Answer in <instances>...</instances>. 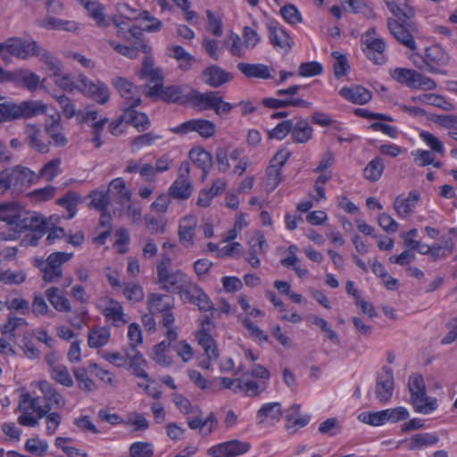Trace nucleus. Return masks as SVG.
<instances>
[{
  "label": "nucleus",
  "mask_w": 457,
  "mask_h": 457,
  "mask_svg": "<svg viewBox=\"0 0 457 457\" xmlns=\"http://www.w3.org/2000/svg\"><path fill=\"white\" fill-rule=\"evenodd\" d=\"M18 411L21 414L18 417V423L24 427L36 428L39 419L46 418V434L52 436L61 424V415L48 409L41 408L40 396L32 395L29 391H22L19 399Z\"/></svg>",
  "instance_id": "f257e3e1"
},
{
  "label": "nucleus",
  "mask_w": 457,
  "mask_h": 457,
  "mask_svg": "<svg viewBox=\"0 0 457 457\" xmlns=\"http://www.w3.org/2000/svg\"><path fill=\"white\" fill-rule=\"evenodd\" d=\"M0 221L5 222L16 234L41 229L45 224L40 213L27 212L13 202L0 204Z\"/></svg>",
  "instance_id": "f03ea898"
},
{
  "label": "nucleus",
  "mask_w": 457,
  "mask_h": 457,
  "mask_svg": "<svg viewBox=\"0 0 457 457\" xmlns=\"http://www.w3.org/2000/svg\"><path fill=\"white\" fill-rule=\"evenodd\" d=\"M147 307L152 314L162 313L160 326L163 330L165 337L174 342L179 337V332L175 326V318L171 312L173 303L166 295L153 293L147 299Z\"/></svg>",
  "instance_id": "7ed1b4c3"
},
{
  "label": "nucleus",
  "mask_w": 457,
  "mask_h": 457,
  "mask_svg": "<svg viewBox=\"0 0 457 457\" xmlns=\"http://www.w3.org/2000/svg\"><path fill=\"white\" fill-rule=\"evenodd\" d=\"M46 105L39 100L23 101L16 104L12 101L0 99V122L10 121L18 119H29L44 113Z\"/></svg>",
  "instance_id": "20e7f679"
},
{
  "label": "nucleus",
  "mask_w": 457,
  "mask_h": 457,
  "mask_svg": "<svg viewBox=\"0 0 457 457\" xmlns=\"http://www.w3.org/2000/svg\"><path fill=\"white\" fill-rule=\"evenodd\" d=\"M191 104L199 111L213 110L218 116H227L233 109L230 103L225 102L219 92L201 93L192 91L188 96Z\"/></svg>",
  "instance_id": "39448f33"
},
{
  "label": "nucleus",
  "mask_w": 457,
  "mask_h": 457,
  "mask_svg": "<svg viewBox=\"0 0 457 457\" xmlns=\"http://www.w3.org/2000/svg\"><path fill=\"white\" fill-rule=\"evenodd\" d=\"M42 46L33 39L12 37L0 44V56L7 59L10 55L26 60L37 56Z\"/></svg>",
  "instance_id": "423d86ee"
},
{
  "label": "nucleus",
  "mask_w": 457,
  "mask_h": 457,
  "mask_svg": "<svg viewBox=\"0 0 457 457\" xmlns=\"http://www.w3.org/2000/svg\"><path fill=\"white\" fill-rule=\"evenodd\" d=\"M363 53L366 57L377 65L386 62V44L374 28L367 29L361 37Z\"/></svg>",
  "instance_id": "0eeeda50"
},
{
  "label": "nucleus",
  "mask_w": 457,
  "mask_h": 457,
  "mask_svg": "<svg viewBox=\"0 0 457 457\" xmlns=\"http://www.w3.org/2000/svg\"><path fill=\"white\" fill-rule=\"evenodd\" d=\"M96 309L112 326L120 328L129 322V317L125 312L120 302L108 295L101 296L96 303Z\"/></svg>",
  "instance_id": "6e6552de"
},
{
  "label": "nucleus",
  "mask_w": 457,
  "mask_h": 457,
  "mask_svg": "<svg viewBox=\"0 0 457 457\" xmlns=\"http://www.w3.org/2000/svg\"><path fill=\"white\" fill-rule=\"evenodd\" d=\"M72 253L55 252L46 260H36V266L43 272V280L46 283H55L62 276V265L72 258Z\"/></svg>",
  "instance_id": "1a4fd4ad"
},
{
  "label": "nucleus",
  "mask_w": 457,
  "mask_h": 457,
  "mask_svg": "<svg viewBox=\"0 0 457 457\" xmlns=\"http://www.w3.org/2000/svg\"><path fill=\"white\" fill-rule=\"evenodd\" d=\"M77 90L99 104H107L111 96L110 88L104 82L93 80L82 73L78 75Z\"/></svg>",
  "instance_id": "9d476101"
},
{
  "label": "nucleus",
  "mask_w": 457,
  "mask_h": 457,
  "mask_svg": "<svg viewBox=\"0 0 457 457\" xmlns=\"http://www.w3.org/2000/svg\"><path fill=\"white\" fill-rule=\"evenodd\" d=\"M32 395H37L36 389L42 395L45 405L41 404V408L48 409L51 411L54 409H63L66 405L65 397L55 388V386L46 379L35 380L30 383Z\"/></svg>",
  "instance_id": "9b49d317"
},
{
  "label": "nucleus",
  "mask_w": 457,
  "mask_h": 457,
  "mask_svg": "<svg viewBox=\"0 0 457 457\" xmlns=\"http://www.w3.org/2000/svg\"><path fill=\"white\" fill-rule=\"evenodd\" d=\"M78 121L79 123H87L91 129V143L96 148H100L104 145L102 133L109 120L107 117H102L99 112L93 107H87L81 110L78 114Z\"/></svg>",
  "instance_id": "f8f14e48"
},
{
  "label": "nucleus",
  "mask_w": 457,
  "mask_h": 457,
  "mask_svg": "<svg viewBox=\"0 0 457 457\" xmlns=\"http://www.w3.org/2000/svg\"><path fill=\"white\" fill-rule=\"evenodd\" d=\"M41 218L45 220V224L41 229H29L32 232H35L37 235L32 236L26 243L27 239H23V242L28 245H36L39 238H41L46 232L48 235L46 238V242L47 245H53L57 240H61L67 237L65 230L61 227H56L55 224L59 221V217L55 215H52L49 218H46L41 214Z\"/></svg>",
  "instance_id": "ddd939ff"
},
{
  "label": "nucleus",
  "mask_w": 457,
  "mask_h": 457,
  "mask_svg": "<svg viewBox=\"0 0 457 457\" xmlns=\"http://www.w3.org/2000/svg\"><path fill=\"white\" fill-rule=\"evenodd\" d=\"M171 131L180 136L196 132L201 137L208 139L215 136L217 127L213 121L209 120L192 119L172 128Z\"/></svg>",
  "instance_id": "4468645a"
},
{
  "label": "nucleus",
  "mask_w": 457,
  "mask_h": 457,
  "mask_svg": "<svg viewBox=\"0 0 457 457\" xmlns=\"http://www.w3.org/2000/svg\"><path fill=\"white\" fill-rule=\"evenodd\" d=\"M192 193L193 184L190 180V165L184 162L179 166L177 179L169 188V195L175 199L187 200Z\"/></svg>",
  "instance_id": "2eb2a0df"
},
{
  "label": "nucleus",
  "mask_w": 457,
  "mask_h": 457,
  "mask_svg": "<svg viewBox=\"0 0 457 457\" xmlns=\"http://www.w3.org/2000/svg\"><path fill=\"white\" fill-rule=\"evenodd\" d=\"M198 219L195 214L189 213L179 220L178 237L185 249H191L195 245V235Z\"/></svg>",
  "instance_id": "dca6fc26"
},
{
  "label": "nucleus",
  "mask_w": 457,
  "mask_h": 457,
  "mask_svg": "<svg viewBox=\"0 0 457 457\" xmlns=\"http://www.w3.org/2000/svg\"><path fill=\"white\" fill-rule=\"evenodd\" d=\"M112 85L123 98L126 108H135L141 103L140 88L123 77L112 80Z\"/></svg>",
  "instance_id": "f3484780"
},
{
  "label": "nucleus",
  "mask_w": 457,
  "mask_h": 457,
  "mask_svg": "<svg viewBox=\"0 0 457 457\" xmlns=\"http://www.w3.org/2000/svg\"><path fill=\"white\" fill-rule=\"evenodd\" d=\"M250 448L247 442L230 440L210 447L207 453L212 457H237L245 453Z\"/></svg>",
  "instance_id": "a211bd4d"
},
{
  "label": "nucleus",
  "mask_w": 457,
  "mask_h": 457,
  "mask_svg": "<svg viewBox=\"0 0 457 457\" xmlns=\"http://www.w3.org/2000/svg\"><path fill=\"white\" fill-rule=\"evenodd\" d=\"M450 61L449 54L443 47L438 45H433L428 47L425 51L424 65L417 64L419 69H426L430 72H436L437 70L435 66H445Z\"/></svg>",
  "instance_id": "6ab92c4d"
},
{
  "label": "nucleus",
  "mask_w": 457,
  "mask_h": 457,
  "mask_svg": "<svg viewBox=\"0 0 457 457\" xmlns=\"http://www.w3.org/2000/svg\"><path fill=\"white\" fill-rule=\"evenodd\" d=\"M283 414L280 403H266L256 412L257 423L261 426H274L281 420Z\"/></svg>",
  "instance_id": "aec40b11"
},
{
  "label": "nucleus",
  "mask_w": 457,
  "mask_h": 457,
  "mask_svg": "<svg viewBox=\"0 0 457 457\" xmlns=\"http://www.w3.org/2000/svg\"><path fill=\"white\" fill-rule=\"evenodd\" d=\"M395 379L392 370L389 368H383L378 374L376 385V397L380 403H387L394 392Z\"/></svg>",
  "instance_id": "412c9836"
},
{
  "label": "nucleus",
  "mask_w": 457,
  "mask_h": 457,
  "mask_svg": "<svg viewBox=\"0 0 457 457\" xmlns=\"http://www.w3.org/2000/svg\"><path fill=\"white\" fill-rule=\"evenodd\" d=\"M269 38L270 44L278 50L287 54L292 48V38L287 30L277 22L268 25Z\"/></svg>",
  "instance_id": "4be33fe9"
},
{
  "label": "nucleus",
  "mask_w": 457,
  "mask_h": 457,
  "mask_svg": "<svg viewBox=\"0 0 457 457\" xmlns=\"http://www.w3.org/2000/svg\"><path fill=\"white\" fill-rule=\"evenodd\" d=\"M146 95L150 97H158L165 102L179 103L182 101L183 95L180 87H164L163 82L159 85L148 86Z\"/></svg>",
  "instance_id": "5701e85b"
},
{
  "label": "nucleus",
  "mask_w": 457,
  "mask_h": 457,
  "mask_svg": "<svg viewBox=\"0 0 457 457\" xmlns=\"http://www.w3.org/2000/svg\"><path fill=\"white\" fill-rule=\"evenodd\" d=\"M411 30L407 29L403 24L399 23L396 20L389 18L387 20V28L389 32L395 37L397 41L403 44L407 48L414 51L417 49L416 43L411 35V31L414 30L411 25H409Z\"/></svg>",
  "instance_id": "b1692460"
},
{
  "label": "nucleus",
  "mask_w": 457,
  "mask_h": 457,
  "mask_svg": "<svg viewBox=\"0 0 457 457\" xmlns=\"http://www.w3.org/2000/svg\"><path fill=\"white\" fill-rule=\"evenodd\" d=\"M25 141L32 150L41 154L49 151V146L44 141V135L39 125L27 124L25 126Z\"/></svg>",
  "instance_id": "393cba45"
},
{
  "label": "nucleus",
  "mask_w": 457,
  "mask_h": 457,
  "mask_svg": "<svg viewBox=\"0 0 457 457\" xmlns=\"http://www.w3.org/2000/svg\"><path fill=\"white\" fill-rule=\"evenodd\" d=\"M171 343L166 338V340L154 345L149 353V358L161 367H170L174 362L170 353V348L172 347Z\"/></svg>",
  "instance_id": "a878e982"
},
{
  "label": "nucleus",
  "mask_w": 457,
  "mask_h": 457,
  "mask_svg": "<svg viewBox=\"0 0 457 457\" xmlns=\"http://www.w3.org/2000/svg\"><path fill=\"white\" fill-rule=\"evenodd\" d=\"M309 421L310 417L301 413V405L294 403L287 410L285 428L289 433L293 434L299 428L305 427Z\"/></svg>",
  "instance_id": "bb28decb"
},
{
  "label": "nucleus",
  "mask_w": 457,
  "mask_h": 457,
  "mask_svg": "<svg viewBox=\"0 0 457 457\" xmlns=\"http://www.w3.org/2000/svg\"><path fill=\"white\" fill-rule=\"evenodd\" d=\"M138 76L140 79H145L149 84L153 85H161L164 79L162 70L154 65V59L149 55L144 58Z\"/></svg>",
  "instance_id": "cd10ccee"
},
{
  "label": "nucleus",
  "mask_w": 457,
  "mask_h": 457,
  "mask_svg": "<svg viewBox=\"0 0 457 457\" xmlns=\"http://www.w3.org/2000/svg\"><path fill=\"white\" fill-rule=\"evenodd\" d=\"M37 25L46 29L62 30L71 33H76L80 29V24L76 21L63 20L53 16L39 20Z\"/></svg>",
  "instance_id": "c85d7f7f"
},
{
  "label": "nucleus",
  "mask_w": 457,
  "mask_h": 457,
  "mask_svg": "<svg viewBox=\"0 0 457 457\" xmlns=\"http://www.w3.org/2000/svg\"><path fill=\"white\" fill-rule=\"evenodd\" d=\"M202 79L204 83L212 87H219L221 85L230 81L232 75L223 69L212 65L207 67L202 74Z\"/></svg>",
  "instance_id": "c756f323"
},
{
  "label": "nucleus",
  "mask_w": 457,
  "mask_h": 457,
  "mask_svg": "<svg viewBox=\"0 0 457 457\" xmlns=\"http://www.w3.org/2000/svg\"><path fill=\"white\" fill-rule=\"evenodd\" d=\"M86 9L87 15L92 18L98 28H106L109 21L104 13V6L95 0H78Z\"/></svg>",
  "instance_id": "7c9ffc66"
},
{
  "label": "nucleus",
  "mask_w": 457,
  "mask_h": 457,
  "mask_svg": "<svg viewBox=\"0 0 457 457\" xmlns=\"http://www.w3.org/2000/svg\"><path fill=\"white\" fill-rule=\"evenodd\" d=\"M14 191H20L24 187L31 185L35 180V173L27 167L17 165L9 169Z\"/></svg>",
  "instance_id": "2f4dec72"
},
{
  "label": "nucleus",
  "mask_w": 457,
  "mask_h": 457,
  "mask_svg": "<svg viewBox=\"0 0 457 457\" xmlns=\"http://www.w3.org/2000/svg\"><path fill=\"white\" fill-rule=\"evenodd\" d=\"M166 290L178 292L183 284L188 280V277L180 270H170L157 277Z\"/></svg>",
  "instance_id": "473e14b6"
},
{
  "label": "nucleus",
  "mask_w": 457,
  "mask_h": 457,
  "mask_svg": "<svg viewBox=\"0 0 457 457\" xmlns=\"http://www.w3.org/2000/svg\"><path fill=\"white\" fill-rule=\"evenodd\" d=\"M218 420L213 412H211L205 419L203 411L197 418H194L188 422V428L195 430L199 429L202 436L211 435L218 427Z\"/></svg>",
  "instance_id": "72a5a7b5"
},
{
  "label": "nucleus",
  "mask_w": 457,
  "mask_h": 457,
  "mask_svg": "<svg viewBox=\"0 0 457 457\" xmlns=\"http://www.w3.org/2000/svg\"><path fill=\"white\" fill-rule=\"evenodd\" d=\"M11 80H15L29 90L34 91L43 86L46 79H41L37 73L28 70H17L11 74Z\"/></svg>",
  "instance_id": "f704fd0d"
},
{
  "label": "nucleus",
  "mask_w": 457,
  "mask_h": 457,
  "mask_svg": "<svg viewBox=\"0 0 457 457\" xmlns=\"http://www.w3.org/2000/svg\"><path fill=\"white\" fill-rule=\"evenodd\" d=\"M339 94L347 101L356 104H364L371 100L372 94L361 86L345 87Z\"/></svg>",
  "instance_id": "c9c22d12"
},
{
  "label": "nucleus",
  "mask_w": 457,
  "mask_h": 457,
  "mask_svg": "<svg viewBox=\"0 0 457 457\" xmlns=\"http://www.w3.org/2000/svg\"><path fill=\"white\" fill-rule=\"evenodd\" d=\"M439 437L436 433H419L404 440L406 448L410 451H419L437 444Z\"/></svg>",
  "instance_id": "e433bc0d"
},
{
  "label": "nucleus",
  "mask_w": 457,
  "mask_h": 457,
  "mask_svg": "<svg viewBox=\"0 0 457 457\" xmlns=\"http://www.w3.org/2000/svg\"><path fill=\"white\" fill-rule=\"evenodd\" d=\"M420 195L416 192H411L407 196H398L394 202V209L400 217L410 216L418 204Z\"/></svg>",
  "instance_id": "4c0bfd02"
},
{
  "label": "nucleus",
  "mask_w": 457,
  "mask_h": 457,
  "mask_svg": "<svg viewBox=\"0 0 457 457\" xmlns=\"http://www.w3.org/2000/svg\"><path fill=\"white\" fill-rule=\"evenodd\" d=\"M237 388L239 392L249 397H256L265 391L266 386L260 383L248 374H243L239 378Z\"/></svg>",
  "instance_id": "58836bf2"
},
{
  "label": "nucleus",
  "mask_w": 457,
  "mask_h": 457,
  "mask_svg": "<svg viewBox=\"0 0 457 457\" xmlns=\"http://www.w3.org/2000/svg\"><path fill=\"white\" fill-rule=\"evenodd\" d=\"M46 296L54 309L59 312H69L71 311L70 300L56 287H51L46 290Z\"/></svg>",
  "instance_id": "ea45409f"
},
{
  "label": "nucleus",
  "mask_w": 457,
  "mask_h": 457,
  "mask_svg": "<svg viewBox=\"0 0 457 457\" xmlns=\"http://www.w3.org/2000/svg\"><path fill=\"white\" fill-rule=\"evenodd\" d=\"M410 403L414 411L424 415L431 414L438 408L436 398L428 395L427 392L414 397Z\"/></svg>",
  "instance_id": "a19ab883"
},
{
  "label": "nucleus",
  "mask_w": 457,
  "mask_h": 457,
  "mask_svg": "<svg viewBox=\"0 0 457 457\" xmlns=\"http://www.w3.org/2000/svg\"><path fill=\"white\" fill-rule=\"evenodd\" d=\"M385 2L390 12L403 22L415 16V10L406 0H385Z\"/></svg>",
  "instance_id": "79ce46f5"
},
{
  "label": "nucleus",
  "mask_w": 457,
  "mask_h": 457,
  "mask_svg": "<svg viewBox=\"0 0 457 457\" xmlns=\"http://www.w3.org/2000/svg\"><path fill=\"white\" fill-rule=\"evenodd\" d=\"M237 69L247 78H255L262 79H268L272 78L271 76V69L270 67L262 64H252L246 62H239L237 64Z\"/></svg>",
  "instance_id": "37998d69"
},
{
  "label": "nucleus",
  "mask_w": 457,
  "mask_h": 457,
  "mask_svg": "<svg viewBox=\"0 0 457 457\" xmlns=\"http://www.w3.org/2000/svg\"><path fill=\"white\" fill-rule=\"evenodd\" d=\"M52 123L46 125V131L48 133L54 144L58 147H63L68 144V139L62 131V128L60 124L61 116L55 112L51 116Z\"/></svg>",
  "instance_id": "c03bdc74"
},
{
  "label": "nucleus",
  "mask_w": 457,
  "mask_h": 457,
  "mask_svg": "<svg viewBox=\"0 0 457 457\" xmlns=\"http://www.w3.org/2000/svg\"><path fill=\"white\" fill-rule=\"evenodd\" d=\"M240 155L241 151L237 148L228 151V149L225 147H218L215 153V158L219 170L223 173L228 172L231 168L229 161H237Z\"/></svg>",
  "instance_id": "a18cd8bd"
},
{
  "label": "nucleus",
  "mask_w": 457,
  "mask_h": 457,
  "mask_svg": "<svg viewBox=\"0 0 457 457\" xmlns=\"http://www.w3.org/2000/svg\"><path fill=\"white\" fill-rule=\"evenodd\" d=\"M37 57L46 66L51 78L64 69L62 61L43 46L38 51Z\"/></svg>",
  "instance_id": "49530a36"
},
{
  "label": "nucleus",
  "mask_w": 457,
  "mask_h": 457,
  "mask_svg": "<svg viewBox=\"0 0 457 457\" xmlns=\"http://www.w3.org/2000/svg\"><path fill=\"white\" fill-rule=\"evenodd\" d=\"M111 331L108 327H96L88 331L87 345L90 348H100L108 344Z\"/></svg>",
  "instance_id": "de8ad7c7"
},
{
  "label": "nucleus",
  "mask_w": 457,
  "mask_h": 457,
  "mask_svg": "<svg viewBox=\"0 0 457 457\" xmlns=\"http://www.w3.org/2000/svg\"><path fill=\"white\" fill-rule=\"evenodd\" d=\"M174 403L180 413L187 417V425L189 420L192 419L194 420V418H197L203 411L198 405L193 404L189 399L182 395H176L174 396Z\"/></svg>",
  "instance_id": "09e8293b"
},
{
  "label": "nucleus",
  "mask_w": 457,
  "mask_h": 457,
  "mask_svg": "<svg viewBox=\"0 0 457 457\" xmlns=\"http://www.w3.org/2000/svg\"><path fill=\"white\" fill-rule=\"evenodd\" d=\"M122 119H124L126 123L133 125L138 131L146 130L150 126L148 117L134 108H126L122 114Z\"/></svg>",
  "instance_id": "8fccbe9b"
},
{
  "label": "nucleus",
  "mask_w": 457,
  "mask_h": 457,
  "mask_svg": "<svg viewBox=\"0 0 457 457\" xmlns=\"http://www.w3.org/2000/svg\"><path fill=\"white\" fill-rule=\"evenodd\" d=\"M291 134L295 142L303 144L312 138V128L309 125L307 120L302 118H296L294 120Z\"/></svg>",
  "instance_id": "3c124183"
},
{
  "label": "nucleus",
  "mask_w": 457,
  "mask_h": 457,
  "mask_svg": "<svg viewBox=\"0 0 457 457\" xmlns=\"http://www.w3.org/2000/svg\"><path fill=\"white\" fill-rule=\"evenodd\" d=\"M195 338L198 345L203 347L209 360L218 358V348L213 338L209 333H205L204 330H197L195 332Z\"/></svg>",
  "instance_id": "603ef678"
},
{
  "label": "nucleus",
  "mask_w": 457,
  "mask_h": 457,
  "mask_svg": "<svg viewBox=\"0 0 457 457\" xmlns=\"http://www.w3.org/2000/svg\"><path fill=\"white\" fill-rule=\"evenodd\" d=\"M189 158L197 167L203 170L205 173L212 167V156L204 150L203 147H193L189 152Z\"/></svg>",
  "instance_id": "864d4df0"
},
{
  "label": "nucleus",
  "mask_w": 457,
  "mask_h": 457,
  "mask_svg": "<svg viewBox=\"0 0 457 457\" xmlns=\"http://www.w3.org/2000/svg\"><path fill=\"white\" fill-rule=\"evenodd\" d=\"M223 45L233 56L243 57L247 51V48L242 38L239 37V35L234 32H229L223 41Z\"/></svg>",
  "instance_id": "5fc2aeb1"
},
{
  "label": "nucleus",
  "mask_w": 457,
  "mask_h": 457,
  "mask_svg": "<svg viewBox=\"0 0 457 457\" xmlns=\"http://www.w3.org/2000/svg\"><path fill=\"white\" fill-rule=\"evenodd\" d=\"M122 295L128 302L135 303L141 302L145 297L142 286L137 282H127L122 286Z\"/></svg>",
  "instance_id": "6e6d98bb"
},
{
  "label": "nucleus",
  "mask_w": 457,
  "mask_h": 457,
  "mask_svg": "<svg viewBox=\"0 0 457 457\" xmlns=\"http://www.w3.org/2000/svg\"><path fill=\"white\" fill-rule=\"evenodd\" d=\"M107 192L117 196L120 201H130L131 192L127 188L126 182L122 178H116L109 183Z\"/></svg>",
  "instance_id": "4d7b16f0"
},
{
  "label": "nucleus",
  "mask_w": 457,
  "mask_h": 457,
  "mask_svg": "<svg viewBox=\"0 0 457 457\" xmlns=\"http://www.w3.org/2000/svg\"><path fill=\"white\" fill-rule=\"evenodd\" d=\"M73 373L79 389L89 393L97 389L96 383L88 376L86 368H76Z\"/></svg>",
  "instance_id": "13d9d810"
},
{
  "label": "nucleus",
  "mask_w": 457,
  "mask_h": 457,
  "mask_svg": "<svg viewBox=\"0 0 457 457\" xmlns=\"http://www.w3.org/2000/svg\"><path fill=\"white\" fill-rule=\"evenodd\" d=\"M416 71L407 68H395L389 71V75L396 82L411 88Z\"/></svg>",
  "instance_id": "bf43d9fd"
},
{
  "label": "nucleus",
  "mask_w": 457,
  "mask_h": 457,
  "mask_svg": "<svg viewBox=\"0 0 457 457\" xmlns=\"http://www.w3.org/2000/svg\"><path fill=\"white\" fill-rule=\"evenodd\" d=\"M383 161L377 157L371 160L363 170L364 178L371 182L378 181L384 171Z\"/></svg>",
  "instance_id": "052dcab7"
},
{
  "label": "nucleus",
  "mask_w": 457,
  "mask_h": 457,
  "mask_svg": "<svg viewBox=\"0 0 457 457\" xmlns=\"http://www.w3.org/2000/svg\"><path fill=\"white\" fill-rule=\"evenodd\" d=\"M88 370L100 381H102L105 386H115L117 384V379L115 376L107 370L101 368L96 362H90L88 364Z\"/></svg>",
  "instance_id": "680f3d73"
},
{
  "label": "nucleus",
  "mask_w": 457,
  "mask_h": 457,
  "mask_svg": "<svg viewBox=\"0 0 457 457\" xmlns=\"http://www.w3.org/2000/svg\"><path fill=\"white\" fill-rule=\"evenodd\" d=\"M49 374L53 380L63 386L71 387L74 385L73 378L70 374L68 368L63 364L52 369Z\"/></svg>",
  "instance_id": "e2e57ef3"
},
{
  "label": "nucleus",
  "mask_w": 457,
  "mask_h": 457,
  "mask_svg": "<svg viewBox=\"0 0 457 457\" xmlns=\"http://www.w3.org/2000/svg\"><path fill=\"white\" fill-rule=\"evenodd\" d=\"M172 348L182 362L188 363L195 357V350L187 340H180L172 345Z\"/></svg>",
  "instance_id": "0e129e2a"
},
{
  "label": "nucleus",
  "mask_w": 457,
  "mask_h": 457,
  "mask_svg": "<svg viewBox=\"0 0 457 457\" xmlns=\"http://www.w3.org/2000/svg\"><path fill=\"white\" fill-rule=\"evenodd\" d=\"M61 163L62 161L60 158H55L49 161L40 170L39 177L47 181L54 180V179L56 176H58L62 171Z\"/></svg>",
  "instance_id": "69168bd1"
},
{
  "label": "nucleus",
  "mask_w": 457,
  "mask_h": 457,
  "mask_svg": "<svg viewBox=\"0 0 457 457\" xmlns=\"http://www.w3.org/2000/svg\"><path fill=\"white\" fill-rule=\"evenodd\" d=\"M24 448L28 453L31 454L43 456L48 450V444L46 440L35 436L28 439L25 442Z\"/></svg>",
  "instance_id": "338daca9"
},
{
  "label": "nucleus",
  "mask_w": 457,
  "mask_h": 457,
  "mask_svg": "<svg viewBox=\"0 0 457 457\" xmlns=\"http://www.w3.org/2000/svg\"><path fill=\"white\" fill-rule=\"evenodd\" d=\"M247 244L250 247L249 250L255 253H264L269 247L263 234L259 230L252 232V236L248 239Z\"/></svg>",
  "instance_id": "774afa93"
}]
</instances>
